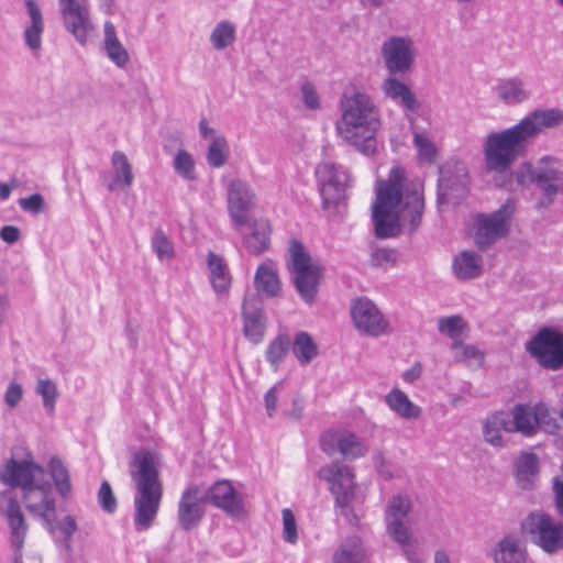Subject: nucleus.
Listing matches in <instances>:
<instances>
[{
  "instance_id": "2eb2a0df",
  "label": "nucleus",
  "mask_w": 563,
  "mask_h": 563,
  "mask_svg": "<svg viewBox=\"0 0 563 563\" xmlns=\"http://www.w3.org/2000/svg\"><path fill=\"white\" fill-rule=\"evenodd\" d=\"M255 199L254 189L247 181L236 178L228 184V212L236 230L249 223L246 212L255 206Z\"/></svg>"
},
{
  "instance_id": "aec40b11",
  "label": "nucleus",
  "mask_w": 563,
  "mask_h": 563,
  "mask_svg": "<svg viewBox=\"0 0 563 563\" xmlns=\"http://www.w3.org/2000/svg\"><path fill=\"white\" fill-rule=\"evenodd\" d=\"M59 5L66 30L85 45L87 35L92 30V23L84 0H59Z\"/></svg>"
},
{
  "instance_id": "20e7f679",
  "label": "nucleus",
  "mask_w": 563,
  "mask_h": 563,
  "mask_svg": "<svg viewBox=\"0 0 563 563\" xmlns=\"http://www.w3.org/2000/svg\"><path fill=\"white\" fill-rule=\"evenodd\" d=\"M161 466L159 454L150 450L135 452L130 461V476L136 492L134 526L137 531L150 529L157 516L163 498Z\"/></svg>"
},
{
  "instance_id": "7c9ffc66",
  "label": "nucleus",
  "mask_w": 563,
  "mask_h": 563,
  "mask_svg": "<svg viewBox=\"0 0 563 563\" xmlns=\"http://www.w3.org/2000/svg\"><path fill=\"white\" fill-rule=\"evenodd\" d=\"M367 550L357 536L344 539L332 554L331 563H364Z\"/></svg>"
},
{
  "instance_id": "39448f33",
  "label": "nucleus",
  "mask_w": 563,
  "mask_h": 563,
  "mask_svg": "<svg viewBox=\"0 0 563 563\" xmlns=\"http://www.w3.org/2000/svg\"><path fill=\"white\" fill-rule=\"evenodd\" d=\"M289 257L288 271L292 275L295 288L301 299L310 305L317 296L324 268L319 261L310 256L298 240L290 241Z\"/></svg>"
},
{
  "instance_id": "3c124183",
  "label": "nucleus",
  "mask_w": 563,
  "mask_h": 563,
  "mask_svg": "<svg viewBox=\"0 0 563 563\" xmlns=\"http://www.w3.org/2000/svg\"><path fill=\"white\" fill-rule=\"evenodd\" d=\"M98 504L101 509L107 514L115 512L118 508L117 497L109 484V482L103 481L98 490Z\"/></svg>"
},
{
  "instance_id": "1a4fd4ad",
  "label": "nucleus",
  "mask_w": 563,
  "mask_h": 563,
  "mask_svg": "<svg viewBox=\"0 0 563 563\" xmlns=\"http://www.w3.org/2000/svg\"><path fill=\"white\" fill-rule=\"evenodd\" d=\"M515 203L508 199L490 213H478L475 218L474 242L484 251L509 234Z\"/></svg>"
},
{
  "instance_id": "bf43d9fd",
  "label": "nucleus",
  "mask_w": 563,
  "mask_h": 563,
  "mask_svg": "<svg viewBox=\"0 0 563 563\" xmlns=\"http://www.w3.org/2000/svg\"><path fill=\"white\" fill-rule=\"evenodd\" d=\"M56 526L54 525V529ZM57 528L60 530V532L64 536V542L67 549L70 548L71 538L75 534V532L78 530L77 522L75 518L70 515H67L58 525Z\"/></svg>"
},
{
  "instance_id": "393cba45",
  "label": "nucleus",
  "mask_w": 563,
  "mask_h": 563,
  "mask_svg": "<svg viewBox=\"0 0 563 563\" xmlns=\"http://www.w3.org/2000/svg\"><path fill=\"white\" fill-rule=\"evenodd\" d=\"M494 563H526L527 550L516 534H506L492 550Z\"/></svg>"
},
{
  "instance_id": "603ef678",
  "label": "nucleus",
  "mask_w": 563,
  "mask_h": 563,
  "mask_svg": "<svg viewBox=\"0 0 563 563\" xmlns=\"http://www.w3.org/2000/svg\"><path fill=\"white\" fill-rule=\"evenodd\" d=\"M451 349L454 351V358L456 362H464L467 360H482L483 354L472 344H464L462 342H453Z\"/></svg>"
},
{
  "instance_id": "cd10ccee",
  "label": "nucleus",
  "mask_w": 563,
  "mask_h": 563,
  "mask_svg": "<svg viewBox=\"0 0 563 563\" xmlns=\"http://www.w3.org/2000/svg\"><path fill=\"white\" fill-rule=\"evenodd\" d=\"M207 264L212 289L218 296L227 297L232 284V276L227 264L221 256L211 251L207 255Z\"/></svg>"
},
{
  "instance_id": "58836bf2",
  "label": "nucleus",
  "mask_w": 563,
  "mask_h": 563,
  "mask_svg": "<svg viewBox=\"0 0 563 563\" xmlns=\"http://www.w3.org/2000/svg\"><path fill=\"white\" fill-rule=\"evenodd\" d=\"M49 472L57 493L63 498H68L71 494L69 473L58 457L51 459Z\"/></svg>"
},
{
  "instance_id": "f3484780",
  "label": "nucleus",
  "mask_w": 563,
  "mask_h": 563,
  "mask_svg": "<svg viewBox=\"0 0 563 563\" xmlns=\"http://www.w3.org/2000/svg\"><path fill=\"white\" fill-rule=\"evenodd\" d=\"M411 508V501L407 496L395 495L387 501L384 511L386 533L395 542H405L409 534L410 525L406 521V518Z\"/></svg>"
},
{
  "instance_id": "4468645a",
  "label": "nucleus",
  "mask_w": 563,
  "mask_h": 563,
  "mask_svg": "<svg viewBox=\"0 0 563 563\" xmlns=\"http://www.w3.org/2000/svg\"><path fill=\"white\" fill-rule=\"evenodd\" d=\"M0 515L4 517L9 528V542L15 553H22L29 532V523L20 503L11 492L0 494Z\"/></svg>"
},
{
  "instance_id": "b1692460",
  "label": "nucleus",
  "mask_w": 563,
  "mask_h": 563,
  "mask_svg": "<svg viewBox=\"0 0 563 563\" xmlns=\"http://www.w3.org/2000/svg\"><path fill=\"white\" fill-rule=\"evenodd\" d=\"M508 433H520L530 438L537 434L536 405L517 404L510 415L506 413Z\"/></svg>"
},
{
  "instance_id": "423d86ee",
  "label": "nucleus",
  "mask_w": 563,
  "mask_h": 563,
  "mask_svg": "<svg viewBox=\"0 0 563 563\" xmlns=\"http://www.w3.org/2000/svg\"><path fill=\"white\" fill-rule=\"evenodd\" d=\"M519 186L534 184L543 192L542 205H549L563 189V170L561 162L553 156H543L537 166L525 163L516 173Z\"/></svg>"
},
{
  "instance_id": "4d7b16f0",
  "label": "nucleus",
  "mask_w": 563,
  "mask_h": 563,
  "mask_svg": "<svg viewBox=\"0 0 563 563\" xmlns=\"http://www.w3.org/2000/svg\"><path fill=\"white\" fill-rule=\"evenodd\" d=\"M393 101L409 112L415 113L420 109V103L409 87L406 88L404 92L397 95L396 99H393Z\"/></svg>"
},
{
  "instance_id": "f03ea898",
  "label": "nucleus",
  "mask_w": 563,
  "mask_h": 563,
  "mask_svg": "<svg viewBox=\"0 0 563 563\" xmlns=\"http://www.w3.org/2000/svg\"><path fill=\"white\" fill-rule=\"evenodd\" d=\"M563 123L559 109L534 110L517 124L490 132L483 144L485 166L488 172L504 174L521 157H526L531 143L544 129Z\"/></svg>"
},
{
  "instance_id": "6e6d98bb",
  "label": "nucleus",
  "mask_w": 563,
  "mask_h": 563,
  "mask_svg": "<svg viewBox=\"0 0 563 563\" xmlns=\"http://www.w3.org/2000/svg\"><path fill=\"white\" fill-rule=\"evenodd\" d=\"M552 492L555 511L562 518L561 522L563 523V465L561 466V473L552 479Z\"/></svg>"
},
{
  "instance_id": "9d476101",
  "label": "nucleus",
  "mask_w": 563,
  "mask_h": 563,
  "mask_svg": "<svg viewBox=\"0 0 563 563\" xmlns=\"http://www.w3.org/2000/svg\"><path fill=\"white\" fill-rule=\"evenodd\" d=\"M526 351L541 367L559 371L563 367V332L543 327L526 343Z\"/></svg>"
},
{
  "instance_id": "338daca9",
  "label": "nucleus",
  "mask_w": 563,
  "mask_h": 563,
  "mask_svg": "<svg viewBox=\"0 0 563 563\" xmlns=\"http://www.w3.org/2000/svg\"><path fill=\"white\" fill-rule=\"evenodd\" d=\"M21 236L20 229L14 225H4L0 230V239L9 244L19 241Z\"/></svg>"
},
{
  "instance_id": "a18cd8bd",
  "label": "nucleus",
  "mask_w": 563,
  "mask_h": 563,
  "mask_svg": "<svg viewBox=\"0 0 563 563\" xmlns=\"http://www.w3.org/2000/svg\"><path fill=\"white\" fill-rule=\"evenodd\" d=\"M152 249L158 260H170L175 255L174 246L162 229L155 231L151 240Z\"/></svg>"
},
{
  "instance_id": "ddd939ff",
  "label": "nucleus",
  "mask_w": 563,
  "mask_h": 563,
  "mask_svg": "<svg viewBox=\"0 0 563 563\" xmlns=\"http://www.w3.org/2000/svg\"><path fill=\"white\" fill-rule=\"evenodd\" d=\"M22 500L26 510L40 518L45 527L53 532L56 503L52 495V485L44 477L22 492Z\"/></svg>"
},
{
  "instance_id": "a878e982",
  "label": "nucleus",
  "mask_w": 563,
  "mask_h": 563,
  "mask_svg": "<svg viewBox=\"0 0 563 563\" xmlns=\"http://www.w3.org/2000/svg\"><path fill=\"white\" fill-rule=\"evenodd\" d=\"M247 224L251 232L243 235L244 246L250 254L260 256L269 249L271 224L265 219L249 221Z\"/></svg>"
},
{
  "instance_id": "052dcab7",
  "label": "nucleus",
  "mask_w": 563,
  "mask_h": 563,
  "mask_svg": "<svg viewBox=\"0 0 563 563\" xmlns=\"http://www.w3.org/2000/svg\"><path fill=\"white\" fill-rule=\"evenodd\" d=\"M408 88V86L397 78L390 76L383 80L382 90L384 95L389 99H396L397 95L404 92V90Z\"/></svg>"
},
{
  "instance_id": "7ed1b4c3",
  "label": "nucleus",
  "mask_w": 563,
  "mask_h": 563,
  "mask_svg": "<svg viewBox=\"0 0 563 563\" xmlns=\"http://www.w3.org/2000/svg\"><path fill=\"white\" fill-rule=\"evenodd\" d=\"M341 117L335 122L338 136L360 153L372 156L377 151L376 134L380 129L379 109L363 90L344 92L340 100Z\"/></svg>"
},
{
  "instance_id": "13d9d810",
  "label": "nucleus",
  "mask_w": 563,
  "mask_h": 563,
  "mask_svg": "<svg viewBox=\"0 0 563 563\" xmlns=\"http://www.w3.org/2000/svg\"><path fill=\"white\" fill-rule=\"evenodd\" d=\"M302 101L305 106L310 110H317L320 108V98L314 86L306 81L301 86Z\"/></svg>"
},
{
  "instance_id": "c756f323",
  "label": "nucleus",
  "mask_w": 563,
  "mask_h": 563,
  "mask_svg": "<svg viewBox=\"0 0 563 563\" xmlns=\"http://www.w3.org/2000/svg\"><path fill=\"white\" fill-rule=\"evenodd\" d=\"M538 474V455L531 452L521 453L515 462V478L517 485L525 490L532 489Z\"/></svg>"
},
{
  "instance_id": "f704fd0d",
  "label": "nucleus",
  "mask_w": 563,
  "mask_h": 563,
  "mask_svg": "<svg viewBox=\"0 0 563 563\" xmlns=\"http://www.w3.org/2000/svg\"><path fill=\"white\" fill-rule=\"evenodd\" d=\"M385 401L395 413L404 419H418L421 415V408L415 405L407 394L398 388L391 389L385 396Z\"/></svg>"
},
{
  "instance_id": "680f3d73",
  "label": "nucleus",
  "mask_w": 563,
  "mask_h": 563,
  "mask_svg": "<svg viewBox=\"0 0 563 563\" xmlns=\"http://www.w3.org/2000/svg\"><path fill=\"white\" fill-rule=\"evenodd\" d=\"M19 206L24 211L40 213L44 209V199L41 194H33L26 198H21Z\"/></svg>"
},
{
  "instance_id": "de8ad7c7",
  "label": "nucleus",
  "mask_w": 563,
  "mask_h": 563,
  "mask_svg": "<svg viewBox=\"0 0 563 563\" xmlns=\"http://www.w3.org/2000/svg\"><path fill=\"white\" fill-rule=\"evenodd\" d=\"M36 393L42 396L46 411L52 413L57 398L56 384L51 379H40L36 385Z\"/></svg>"
},
{
  "instance_id": "473e14b6",
  "label": "nucleus",
  "mask_w": 563,
  "mask_h": 563,
  "mask_svg": "<svg viewBox=\"0 0 563 563\" xmlns=\"http://www.w3.org/2000/svg\"><path fill=\"white\" fill-rule=\"evenodd\" d=\"M503 431L508 433L506 412H495L486 419L483 426L485 442L497 449L507 448L509 440L503 435Z\"/></svg>"
},
{
  "instance_id": "6e6552de",
  "label": "nucleus",
  "mask_w": 563,
  "mask_h": 563,
  "mask_svg": "<svg viewBox=\"0 0 563 563\" xmlns=\"http://www.w3.org/2000/svg\"><path fill=\"white\" fill-rule=\"evenodd\" d=\"M318 477L330 485L334 506L340 515L349 517L353 512L352 503L357 487L353 468L343 462L335 461L321 467L318 471Z\"/></svg>"
},
{
  "instance_id": "ea45409f",
  "label": "nucleus",
  "mask_w": 563,
  "mask_h": 563,
  "mask_svg": "<svg viewBox=\"0 0 563 563\" xmlns=\"http://www.w3.org/2000/svg\"><path fill=\"white\" fill-rule=\"evenodd\" d=\"M229 145L224 136H214L208 146L206 159L210 167L221 168L228 162Z\"/></svg>"
},
{
  "instance_id": "864d4df0",
  "label": "nucleus",
  "mask_w": 563,
  "mask_h": 563,
  "mask_svg": "<svg viewBox=\"0 0 563 563\" xmlns=\"http://www.w3.org/2000/svg\"><path fill=\"white\" fill-rule=\"evenodd\" d=\"M283 538L287 543L294 544L298 540L297 525L292 511L288 508L283 510Z\"/></svg>"
},
{
  "instance_id": "72a5a7b5",
  "label": "nucleus",
  "mask_w": 563,
  "mask_h": 563,
  "mask_svg": "<svg viewBox=\"0 0 563 563\" xmlns=\"http://www.w3.org/2000/svg\"><path fill=\"white\" fill-rule=\"evenodd\" d=\"M103 46L107 56L118 67L122 68L129 63V53L119 41L115 27L111 21H106L103 25Z\"/></svg>"
},
{
  "instance_id": "6ab92c4d",
  "label": "nucleus",
  "mask_w": 563,
  "mask_h": 563,
  "mask_svg": "<svg viewBox=\"0 0 563 563\" xmlns=\"http://www.w3.org/2000/svg\"><path fill=\"white\" fill-rule=\"evenodd\" d=\"M45 475L44 468L29 460L10 459L0 472V481L10 487H20L22 492Z\"/></svg>"
},
{
  "instance_id": "c85d7f7f",
  "label": "nucleus",
  "mask_w": 563,
  "mask_h": 563,
  "mask_svg": "<svg viewBox=\"0 0 563 563\" xmlns=\"http://www.w3.org/2000/svg\"><path fill=\"white\" fill-rule=\"evenodd\" d=\"M452 269L459 280H472L483 273V257L473 251H462L453 260Z\"/></svg>"
},
{
  "instance_id": "e433bc0d",
  "label": "nucleus",
  "mask_w": 563,
  "mask_h": 563,
  "mask_svg": "<svg viewBox=\"0 0 563 563\" xmlns=\"http://www.w3.org/2000/svg\"><path fill=\"white\" fill-rule=\"evenodd\" d=\"M290 346L294 355L302 365L311 363L318 356V346L308 332H298Z\"/></svg>"
},
{
  "instance_id": "0eeeda50",
  "label": "nucleus",
  "mask_w": 563,
  "mask_h": 563,
  "mask_svg": "<svg viewBox=\"0 0 563 563\" xmlns=\"http://www.w3.org/2000/svg\"><path fill=\"white\" fill-rule=\"evenodd\" d=\"M521 530L544 553L554 555L563 551V523L543 510H534L521 522Z\"/></svg>"
},
{
  "instance_id": "4be33fe9",
  "label": "nucleus",
  "mask_w": 563,
  "mask_h": 563,
  "mask_svg": "<svg viewBox=\"0 0 563 563\" xmlns=\"http://www.w3.org/2000/svg\"><path fill=\"white\" fill-rule=\"evenodd\" d=\"M207 503L231 517H241L244 514L242 498L238 495L229 481H219L212 486H205Z\"/></svg>"
},
{
  "instance_id": "09e8293b",
  "label": "nucleus",
  "mask_w": 563,
  "mask_h": 563,
  "mask_svg": "<svg viewBox=\"0 0 563 563\" xmlns=\"http://www.w3.org/2000/svg\"><path fill=\"white\" fill-rule=\"evenodd\" d=\"M465 328V323L460 316L442 317L438 320L439 332L446 334L451 339L459 338Z\"/></svg>"
},
{
  "instance_id": "e2e57ef3",
  "label": "nucleus",
  "mask_w": 563,
  "mask_h": 563,
  "mask_svg": "<svg viewBox=\"0 0 563 563\" xmlns=\"http://www.w3.org/2000/svg\"><path fill=\"white\" fill-rule=\"evenodd\" d=\"M374 466L377 473L385 479H391L394 476L393 465L388 462L383 452L377 451L373 456Z\"/></svg>"
},
{
  "instance_id": "5fc2aeb1",
  "label": "nucleus",
  "mask_w": 563,
  "mask_h": 563,
  "mask_svg": "<svg viewBox=\"0 0 563 563\" xmlns=\"http://www.w3.org/2000/svg\"><path fill=\"white\" fill-rule=\"evenodd\" d=\"M397 253L394 249L372 246L371 263L373 266H380L384 263H396Z\"/></svg>"
},
{
  "instance_id": "f8f14e48",
  "label": "nucleus",
  "mask_w": 563,
  "mask_h": 563,
  "mask_svg": "<svg viewBox=\"0 0 563 563\" xmlns=\"http://www.w3.org/2000/svg\"><path fill=\"white\" fill-rule=\"evenodd\" d=\"M350 312L352 322L361 334L377 338L388 332L389 322L372 299L367 297L353 299Z\"/></svg>"
},
{
  "instance_id": "37998d69",
  "label": "nucleus",
  "mask_w": 563,
  "mask_h": 563,
  "mask_svg": "<svg viewBox=\"0 0 563 563\" xmlns=\"http://www.w3.org/2000/svg\"><path fill=\"white\" fill-rule=\"evenodd\" d=\"M235 41V27L229 21H221L210 34V42L214 49L222 51Z\"/></svg>"
},
{
  "instance_id": "dca6fc26",
  "label": "nucleus",
  "mask_w": 563,
  "mask_h": 563,
  "mask_svg": "<svg viewBox=\"0 0 563 563\" xmlns=\"http://www.w3.org/2000/svg\"><path fill=\"white\" fill-rule=\"evenodd\" d=\"M382 56L390 75L405 74L415 60L413 43L408 37H389L382 46Z\"/></svg>"
},
{
  "instance_id": "a211bd4d",
  "label": "nucleus",
  "mask_w": 563,
  "mask_h": 563,
  "mask_svg": "<svg viewBox=\"0 0 563 563\" xmlns=\"http://www.w3.org/2000/svg\"><path fill=\"white\" fill-rule=\"evenodd\" d=\"M206 503L205 485H191L183 492L178 503L177 518L184 530L189 531L199 525L205 516Z\"/></svg>"
},
{
  "instance_id": "2f4dec72",
  "label": "nucleus",
  "mask_w": 563,
  "mask_h": 563,
  "mask_svg": "<svg viewBox=\"0 0 563 563\" xmlns=\"http://www.w3.org/2000/svg\"><path fill=\"white\" fill-rule=\"evenodd\" d=\"M465 195V185L459 176L443 174L438 181L437 205L457 203Z\"/></svg>"
},
{
  "instance_id": "c9c22d12",
  "label": "nucleus",
  "mask_w": 563,
  "mask_h": 563,
  "mask_svg": "<svg viewBox=\"0 0 563 563\" xmlns=\"http://www.w3.org/2000/svg\"><path fill=\"white\" fill-rule=\"evenodd\" d=\"M495 91L497 97L507 104L521 103L530 97V92L525 89L523 81L516 77L501 81L496 86Z\"/></svg>"
},
{
  "instance_id": "c03bdc74",
  "label": "nucleus",
  "mask_w": 563,
  "mask_h": 563,
  "mask_svg": "<svg viewBox=\"0 0 563 563\" xmlns=\"http://www.w3.org/2000/svg\"><path fill=\"white\" fill-rule=\"evenodd\" d=\"M173 167L175 173L185 180L197 179L196 163L192 155L184 148H179L174 156Z\"/></svg>"
},
{
  "instance_id": "774afa93",
  "label": "nucleus",
  "mask_w": 563,
  "mask_h": 563,
  "mask_svg": "<svg viewBox=\"0 0 563 563\" xmlns=\"http://www.w3.org/2000/svg\"><path fill=\"white\" fill-rule=\"evenodd\" d=\"M339 435H341V434L340 433H332V434L323 437L321 439V449L328 455H332L335 451H338L336 443L333 440V438L335 439Z\"/></svg>"
},
{
  "instance_id": "5701e85b",
  "label": "nucleus",
  "mask_w": 563,
  "mask_h": 563,
  "mask_svg": "<svg viewBox=\"0 0 563 563\" xmlns=\"http://www.w3.org/2000/svg\"><path fill=\"white\" fill-rule=\"evenodd\" d=\"M29 22L23 30V40L26 47L37 53L42 49V35L44 33V18L37 0H24Z\"/></svg>"
},
{
  "instance_id": "bb28decb",
  "label": "nucleus",
  "mask_w": 563,
  "mask_h": 563,
  "mask_svg": "<svg viewBox=\"0 0 563 563\" xmlns=\"http://www.w3.org/2000/svg\"><path fill=\"white\" fill-rule=\"evenodd\" d=\"M254 286L260 297L264 295L268 298L278 296L282 284L272 260H266L258 265L255 276Z\"/></svg>"
},
{
  "instance_id": "79ce46f5",
  "label": "nucleus",
  "mask_w": 563,
  "mask_h": 563,
  "mask_svg": "<svg viewBox=\"0 0 563 563\" xmlns=\"http://www.w3.org/2000/svg\"><path fill=\"white\" fill-rule=\"evenodd\" d=\"M333 440L336 443L338 451L346 459H357L364 456L367 449L354 433L341 434Z\"/></svg>"
},
{
  "instance_id": "4c0bfd02",
  "label": "nucleus",
  "mask_w": 563,
  "mask_h": 563,
  "mask_svg": "<svg viewBox=\"0 0 563 563\" xmlns=\"http://www.w3.org/2000/svg\"><path fill=\"white\" fill-rule=\"evenodd\" d=\"M111 164L114 173V183L122 188H129L133 184L132 165L126 155L121 151H115L111 157Z\"/></svg>"
},
{
  "instance_id": "a19ab883",
  "label": "nucleus",
  "mask_w": 563,
  "mask_h": 563,
  "mask_svg": "<svg viewBox=\"0 0 563 563\" xmlns=\"http://www.w3.org/2000/svg\"><path fill=\"white\" fill-rule=\"evenodd\" d=\"M291 345L288 334H278L267 346L265 355L267 362L277 369L284 361Z\"/></svg>"
},
{
  "instance_id": "49530a36",
  "label": "nucleus",
  "mask_w": 563,
  "mask_h": 563,
  "mask_svg": "<svg viewBox=\"0 0 563 563\" xmlns=\"http://www.w3.org/2000/svg\"><path fill=\"white\" fill-rule=\"evenodd\" d=\"M413 145L417 148L419 158L427 163H434L437 158L435 144L422 133L413 134Z\"/></svg>"
},
{
  "instance_id": "f257e3e1",
  "label": "nucleus",
  "mask_w": 563,
  "mask_h": 563,
  "mask_svg": "<svg viewBox=\"0 0 563 563\" xmlns=\"http://www.w3.org/2000/svg\"><path fill=\"white\" fill-rule=\"evenodd\" d=\"M404 172L393 168L388 181L377 188L372 207L375 235L389 239L399 235L401 225L415 232L421 224L424 210V197L421 184L406 186L402 191Z\"/></svg>"
},
{
  "instance_id": "8fccbe9b",
  "label": "nucleus",
  "mask_w": 563,
  "mask_h": 563,
  "mask_svg": "<svg viewBox=\"0 0 563 563\" xmlns=\"http://www.w3.org/2000/svg\"><path fill=\"white\" fill-rule=\"evenodd\" d=\"M537 432L543 429L549 433H553L559 429L556 419L551 415L548 406L543 402L536 404Z\"/></svg>"
},
{
  "instance_id": "69168bd1",
  "label": "nucleus",
  "mask_w": 563,
  "mask_h": 563,
  "mask_svg": "<svg viewBox=\"0 0 563 563\" xmlns=\"http://www.w3.org/2000/svg\"><path fill=\"white\" fill-rule=\"evenodd\" d=\"M282 387V383L275 384L273 387H271L266 394L264 395V401H265V408L267 411V415L269 417H273L277 409V401H278V390Z\"/></svg>"
},
{
  "instance_id": "0e129e2a",
  "label": "nucleus",
  "mask_w": 563,
  "mask_h": 563,
  "mask_svg": "<svg viewBox=\"0 0 563 563\" xmlns=\"http://www.w3.org/2000/svg\"><path fill=\"white\" fill-rule=\"evenodd\" d=\"M23 396L22 386L15 382L9 384L5 393H4V402L10 408H15Z\"/></svg>"
},
{
  "instance_id": "412c9836",
  "label": "nucleus",
  "mask_w": 563,
  "mask_h": 563,
  "mask_svg": "<svg viewBox=\"0 0 563 563\" xmlns=\"http://www.w3.org/2000/svg\"><path fill=\"white\" fill-rule=\"evenodd\" d=\"M243 334L254 344L263 341L266 317L258 295H247L242 303Z\"/></svg>"
},
{
  "instance_id": "9b49d317",
  "label": "nucleus",
  "mask_w": 563,
  "mask_h": 563,
  "mask_svg": "<svg viewBox=\"0 0 563 563\" xmlns=\"http://www.w3.org/2000/svg\"><path fill=\"white\" fill-rule=\"evenodd\" d=\"M316 177L322 197V209L330 205H338L345 198V190L350 184V175L342 165L331 162L320 163L316 168Z\"/></svg>"
}]
</instances>
